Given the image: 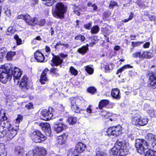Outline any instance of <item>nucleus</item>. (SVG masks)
<instances>
[{
  "instance_id": "nucleus-53",
  "label": "nucleus",
  "mask_w": 156,
  "mask_h": 156,
  "mask_svg": "<svg viewBox=\"0 0 156 156\" xmlns=\"http://www.w3.org/2000/svg\"><path fill=\"white\" fill-rule=\"evenodd\" d=\"M142 42L133 41L132 42V44L133 47H135L139 46L141 44H142Z\"/></svg>"
},
{
  "instance_id": "nucleus-56",
  "label": "nucleus",
  "mask_w": 156,
  "mask_h": 156,
  "mask_svg": "<svg viewBox=\"0 0 156 156\" xmlns=\"http://www.w3.org/2000/svg\"><path fill=\"white\" fill-rule=\"evenodd\" d=\"M93 108V106L91 105H89L88 106V113L90 114V115H93L92 114H93L94 112Z\"/></svg>"
},
{
  "instance_id": "nucleus-4",
  "label": "nucleus",
  "mask_w": 156,
  "mask_h": 156,
  "mask_svg": "<svg viewBox=\"0 0 156 156\" xmlns=\"http://www.w3.org/2000/svg\"><path fill=\"white\" fill-rule=\"evenodd\" d=\"M135 146L138 152L141 155L144 153V150L148 148L147 143L143 139H137L136 141Z\"/></svg>"
},
{
  "instance_id": "nucleus-22",
  "label": "nucleus",
  "mask_w": 156,
  "mask_h": 156,
  "mask_svg": "<svg viewBox=\"0 0 156 156\" xmlns=\"http://www.w3.org/2000/svg\"><path fill=\"white\" fill-rule=\"evenodd\" d=\"M110 103L108 100L104 99L101 100L98 104V108L100 109H102L104 107H106Z\"/></svg>"
},
{
  "instance_id": "nucleus-16",
  "label": "nucleus",
  "mask_w": 156,
  "mask_h": 156,
  "mask_svg": "<svg viewBox=\"0 0 156 156\" xmlns=\"http://www.w3.org/2000/svg\"><path fill=\"white\" fill-rule=\"evenodd\" d=\"M52 63L51 65L52 66H58L61 64L63 62V60L60 58L59 56H54L51 60Z\"/></svg>"
},
{
  "instance_id": "nucleus-11",
  "label": "nucleus",
  "mask_w": 156,
  "mask_h": 156,
  "mask_svg": "<svg viewBox=\"0 0 156 156\" xmlns=\"http://www.w3.org/2000/svg\"><path fill=\"white\" fill-rule=\"evenodd\" d=\"M149 78L148 81V86L152 88H156V73H150L149 74Z\"/></svg>"
},
{
  "instance_id": "nucleus-57",
  "label": "nucleus",
  "mask_w": 156,
  "mask_h": 156,
  "mask_svg": "<svg viewBox=\"0 0 156 156\" xmlns=\"http://www.w3.org/2000/svg\"><path fill=\"white\" fill-rule=\"evenodd\" d=\"M23 119V116L20 115H18L17 118L16 119V122L17 123H19Z\"/></svg>"
},
{
  "instance_id": "nucleus-17",
  "label": "nucleus",
  "mask_w": 156,
  "mask_h": 156,
  "mask_svg": "<svg viewBox=\"0 0 156 156\" xmlns=\"http://www.w3.org/2000/svg\"><path fill=\"white\" fill-rule=\"evenodd\" d=\"M17 133L16 129H12L7 131L6 135L7 140L9 141L11 140L16 135Z\"/></svg>"
},
{
  "instance_id": "nucleus-15",
  "label": "nucleus",
  "mask_w": 156,
  "mask_h": 156,
  "mask_svg": "<svg viewBox=\"0 0 156 156\" xmlns=\"http://www.w3.org/2000/svg\"><path fill=\"white\" fill-rule=\"evenodd\" d=\"M86 146L83 143L79 142L76 145L74 153L75 154H80L84 150Z\"/></svg>"
},
{
  "instance_id": "nucleus-34",
  "label": "nucleus",
  "mask_w": 156,
  "mask_h": 156,
  "mask_svg": "<svg viewBox=\"0 0 156 156\" xmlns=\"http://www.w3.org/2000/svg\"><path fill=\"white\" fill-rule=\"evenodd\" d=\"M17 19H18L29 20L30 19V16L28 14L25 15L21 14L18 16Z\"/></svg>"
},
{
  "instance_id": "nucleus-63",
  "label": "nucleus",
  "mask_w": 156,
  "mask_h": 156,
  "mask_svg": "<svg viewBox=\"0 0 156 156\" xmlns=\"http://www.w3.org/2000/svg\"><path fill=\"white\" fill-rule=\"evenodd\" d=\"M33 105L31 103H29L26 105V107L28 109H29L32 108Z\"/></svg>"
},
{
  "instance_id": "nucleus-20",
  "label": "nucleus",
  "mask_w": 156,
  "mask_h": 156,
  "mask_svg": "<svg viewBox=\"0 0 156 156\" xmlns=\"http://www.w3.org/2000/svg\"><path fill=\"white\" fill-rule=\"evenodd\" d=\"M34 57L35 59L38 62H42L44 60V57L43 54L38 51H36L34 53Z\"/></svg>"
},
{
  "instance_id": "nucleus-7",
  "label": "nucleus",
  "mask_w": 156,
  "mask_h": 156,
  "mask_svg": "<svg viewBox=\"0 0 156 156\" xmlns=\"http://www.w3.org/2000/svg\"><path fill=\"white\" fill-rule=\"evenodd\" d=\"M11 78L12 75L9 73H8L6 69L0 68V81L1 82L5 83L7 81L8 79H10Z\"/></svg>"
},
{
  "instance_id": "nucleus-3",
  "label": "nucleus",
  "mask_w": 156,
  "mask_h": 156,
  "mask_svg": "<svg viewBox=\"0 0 156 156\" xmlns=\"http://www.w3.org/2000/svg\"><path fill=\"white\" fill-rule=\"evenodd\" d=\"M148 121L146 117L140 116L137 114H133L132 115V123L137 126H145L147 123Z\"/></svg>"
},
{
  "instance_id": "nucleus-25",
  "label": "nucleus",
  "mask_w": 156,
  "mask_h": 156,
  "mask_svg": "<svg viewBox=\"0 0 156 156\" xmlns=\"http://www.w3.org/2000/svg\"><path fill=\"white\" fill-rule=\"evenodd\" d=\"M133 57L134 58L143 59L144 58V51H137L133 54Z\"/></svg>"
},
{
  "instance_id": "nucleus-41",
  "label": "nucleus",
  "mask_w": 156,
  "mask_h": 156,
  "mask_svg": "<svg viewBox=\"0 0 156 156\" xmlns=\"http://www.w3.org/2000/svg\"><path fill=\"white\" fill-rule=\"evenodd\" d=\"M58 70L56 68H52L51 69L50 72L52 73L55 76H57L59 75L58 73Z\"/></svg>"
},
{
  "instance_id": "nucleus-35",
  "label": "nucleus",
  "mask_w": 156,
  "mask_h": 156,
  "mask_svg": "<svg viewBox=\"0 0 156 156\" xmlns=\"http://www.w3.org/2000/svg\"><path fill=\"white\" fill-rule=\"evenodd\" d=\"M15 32V30L12 27H9L7 29L6 31L7 35H12Z\"/></svg>"
},
{
  "instance_id": "nucleus-42",
  "label": "nucleus",
  "mask_w": 156,
  "mask_h": 156,
  "mask_svg": "<svg viewBox=\"0 0 156 156\" xmlns=\"http://www.w3.org/2000/svg\"><path fill=\"white\" fill-rule=\"evenodd\" d=\"M146 137L149 141H151L154 139L155 136L152 133H149L147 135Z\"/></svg>"
},
{
  "instance_id": "nucleus-62",
  "label": "nucleus",
  "mask_w": 156,
  "mask_h": 156,
  "mask_svg": "<svg viewBox=\"0 0 156 156\" xmlns=\"http://www.w3.org/2000/svg\"><path fill=\"white\" fill-rule=\"evenodd\" d=\"M150 44L149 42H147L143 45V47L144 48H149Z\"/></svg>"
},
{
  "instance_id": "nucleus-48",
  "label": "nucleus",
  "mask_w": 156,
  "mask_h": 156,
  "mask_svg": "<svg viewBox=\"0 0 156 156\" xmlns=\"http://www.w3.org/2000/svg\"><path fill=\"white\" fill-rule=\"evenodd\" d=\"M45 1L46 2V5L48 6H51L55 2V0H45Z\"/></svg>"
},
{
  "instance_id": "nucleus-9",
  "label": "nucleus",
  "mask_w": 156,
  "mask_h": 156,
  "mask_svg": "<svg viewBox=\"0 0 156 156\" xmlns=\"http://www.w3.org/2000/svg\"><path fill=\"white\" fill-rule=\"evenodd\" d=\"M41 119L45 121L50 120L53 116L52 114L48 109H42L41 111Z\"/></svg>"
},
{
  "instance_id": "nucleus-54",
  "label": "nucleus",
  "mask_w": 156,
  "mask_h": 156,
  "mask_svg": "<svg viewBox=\"0 0 156 156\" xmlns=\"http://www.w3.org/2000/svg\"><path fill=\"white\" fill-rule=\"evenodd\" d=\"M118 115L114 114L111 115V118H110V120L111 121H115L117 119Z\"/></svg>"
},
{
  "instance_id": "nucleus-29",
  "label": "nucleus",
  "mask_w": 156,
  "mask_h": 156,
  "mask_svg": "<svg viewBox=\"0 0 156 156\" xmlns=\"http://www.w3.org/2000/svg\"><path fill=\"white\" fill-rule=\"evenodd\" d=\"M132 67L129 65L127 64L124 65L123 67L120 68L117 70L116 74H118L119 73H121L122 72L124 71L126 69L132 68Z\"/></svg>"
},
{
  "instance_id": "nucleus-51",
  "label": "nucleus",
  "mask_w": 156,
  "mask_h": 156,
  "mask_svg": "<svg viewBox=\"0 0 156 156\" xmlns=\"http://www.w3.org/2000/svg\"><path fill=\"white\" fill-rule=\"evenodd\" d=\"M96 89L94 87H90L88 88V92L93 94L96 92Z\"/></svg>"
},
{
  "instance_id": "nucleus-46",
  "label": "nucleus",
  "mask_w": 156,
  "mask_h": 156,
  "mask_svg": "<svg viewBox=\"0 0 156 156\" xmlns=\"http://www.w3.org/2000/svg\"><path fill=\"white\" fill-rule=\"evenodd\" d=\"M88 7L89 9H93L94 11H96L97 9V6L95 4H92L91 3H88Z\"/></svg>"
},
{
  "instance_id": "nucleus-14",
  "label": "nucleus",
  "mask_w": 156,
  "mask_h": 156,
  "mask_svg": "<svg viewBox=\"0 0 156 156\" xmlns=\"http://www.w3.org/2000/svg\"><path fill=\"white\" fill-rule=\"evenodd\" d=\"M67 128V126L62 122L55 124L54 125V131L57 133L62 132Z\"/></svg>"
},
{
  "instance_id": "nucleus-45",
  "label": "nucleus",
  "mask_w": 156,
  "mask_h": 156,
  "mask_svg": "<svg viewBox=\"0 0 156 156\" xmlns=\"http://www.w3.org/2000/svg\"><path fill=\"white\" fill-rule=\"evenodd\" d=\"M14 38L16 40L17 44L20 45L22 44L21 39L19 38L17 35H16L14 36Z\"/></svg>"
},
{
  "instance_id": "nucleus-44",
  "label": "nucleus",
  "mask_w": 156,
  "mask_h": 156,
  "mask_svg": "<svg viewBox=\"0 0 156 156\" xmlns=\"http://www.w3.org/2000/svg\"><path fill=\"white\" fill-rule=\"evenodd\" d=\"M101 115L106 118H108V117L110 116L111 114L108 112L103 111L101 113Z\"/></svg>"
},
{
  "instance_id": "nucleus-27",
  "label": "nucleus",
  "mask_w": 156,
  "mask_h": 156,
  "mask_svg": "<svg viewBox=\"0 0 156 156\" xmlns=\"http://www.w3.org/2000/svg\"><path fill=\"white\" fill-rule=\"evenodd\" d=\"M145 151H144V153L142 155L145 156H156V151L152 150H149L145 152Z\"/></svg>"
},
{
  "instance_id": "nucleus-23",
  "label": "nucleus",
  "mask_w": 156,
  "mask_h": 156,
  "mask_svg": "<svg viewBox=\"0 0 156 156\" xmlns=\"http://www.w3.org/2000/svg\"><path fill=\"white\" fill-rule=\"evenodd\" d=\"M68 135L66 133H63L58 137V143L60 144H62L65 143L67 140Z\"/></svg>"
},
{
  "instance_id": "nucleus-47",
  "label": "nucleus",
  "mask_w": 156,
  "mask_h": 156,
  "mask_svg": "<svg viewBox=\"0 0 156 156\" xmlns=\"http://www.w3.org/2000/svg\"><path fill=\"white\" fill-rule=\"evenodd\" d=\"M94 72V69L93 66L90 65L88 66V75L92 74Z\"/></svg>"
},
{
  "instance_id": "nucleus-18",
  "label": "nucleus",
  "mask_w": 156,
  "mask_h": 156,
  "mask_svg": "<svg viewBox=\"0 0 156 156\" xmlns=\"http://www.w3.org/2000/svg\"><path fill=\"white\" fill-rule=\"evenodd\" d=\"M0 125H1V126L4 129H5L7 131L14 129L12 127L11 124L7 121H2Z\"/></svg>"
},
{
  "instance_id": "nucleus-49",
  "label": "nucleus",
  "mask_w": 156,
  "mask_h": 156,
  "mask_svg": "<svg viewBox=\"0 0 156 156\" xmlns=\"http://www.w3.org/2000/svg\"><path fill=\"white\" fill-rule=\"evenodd\" d=\"M79 99V97H71L69 98V100L71 103V106H72V101H74L75 103L74 104V105H76V101H78V100Z\"/></svg>"
},
{
  "instance_id": "nucleus-61",
  "label": "nucleus",
  "mask_w": 156,
  "mask_h": 156,
  "mask_svg": "<svg viewBox=\"0 0 156 156\" xmlns=\"http://www.w3.org/2000/svg\"><path fill=\"white\" fill-rule=\"evenodd\" d=\"M97 41L94 39H93L91 40V42L89 43L90 46L92 47L95 44Z\"/></svg>"
},
{
  "instance_id": "nucleus-31",
  "label": "nucleus",
  "mask_w": 156,
  "mask_h": 156,
  "mask_svg": "<svg viewBox=\"0 0 156 156\" xmlns=\"http://www.w3.org/2000/svg\"><path fill=\"white\" fill-rule=\"evenodd\" d=\"M68 121L70 125H73L76 122L77 119L74 117H71L68 118Z\"/></svg>"
},
{
  "instance_id": "nucleus-28",
  "label": "nucleus",
  "mask_w": 156,
  "mask_h": 156,
  "mask_svg": "<svg viewBox=\"0 0 156 156\" xmlns=\"http://www.w3.org/2000/svg\"><path fill=\"white\" fill-rule=\"evenodd\" d=\"M40 148H37L35 150L29 151L27 154L26 156H38V149Z\"/></svg>"
},
{
  "instance_id": "nucleus-43",
  "label": "nucleus",
  "mask_w": 156,
  "mask_h": 156,
  "mask_svg": "<svg viewBox=\"0 0 156 156\" xmlns=\"http://www.w3.org/2000/svg\"><path fill=\"white\" fill-rule=\"evenodd\" d=\"M147 112L152 117H154L156 115V111L152 109L148 110Z\"/></svg>"
},
{
  "instance_id": "nucleus-55",
  "label": "nucleus",
  "mask_w": 156,
  "mask_h": 156,
  "mask_svg": "<svg viewBox=\"0 0 156 156\" xmlns=\"http://www.w3.org/2000/svg\"><path fill=\"white\" fill-rule=\"evenodd\" d=\"M151 148L153 150L156 151V140H155L151 144Z\"/></svg>"
},
{
  "instance_id": "nucleus-30",
  "label": "nucleus",
  "mask_w": 156,
  "mask_h": 156,
  "mask_svg": "<svg viewBox=\"0 0 156 156\" xmlns=\"http://www.w3.org/2000/svg\"><path fill=\"white\" fill-rule=\"evenodd\" d=\"M88 50V44H87L86 46H83L79 48L78 50V51L82 55L85 54Z\"/></svg>"
},
{
  "instance_id": "nucleus-2",
  "label": "nucleus",
  "mask_w": 156,
  "mask_h": 156,
  "mask_svg": "<svg viewBox=\"0 0 156 156\" xmlns=\"http://www.w3.org/2000/svg\"><path fill=\"white\" fill-rule=\"evenodd\" d=\"M66 9V7L62 3H57L56 5L55 9L53 12V16L57 19L63 18Z\"/></svg>"
},
{
  "instance_id": "nucleus-58",
  "label": "nucleus",
  "mask_w": 156,
  "mask_h": 156,
  "mask_svg": "<svg viewBox=\"0 0 156 156\" xmlns=\"http://www.w3.org/2000/svg\"><path fill=\"white\" fill-rule=\"evenodd\" d=\"M96 155L97 156H108L107 154L105 153L102 152H99L98 151Z\"/></svg>"
},
{
  "instance_id": "nucleus-37",
  "label": "nucleus",
  "mask_w": 156,
  "mask_h": 156,
  "mask_svg": "<svg viewBox=\"0 0 156 156\" xmlns=\"http://www.w3.org/2000/svg\"><path fill=\"white\" fill-rule=\"evenodd\" d=\"M81 11V9L80 8V6L78 5L74 6V10L73 12L75 13L79 16L80 14V12Z\"/></svg>"
},
{
  "instance_id": "nucleus-1",
  "label": "nucleus",
  "mask_w": 156,
  "mask_h": 156,
  "mask_svg": "<svg viewBox=\"0 0 156 156\" xmlns=\"http://www.w3.org/2000/svg\"><path fill=\"white\" fill-rule=\"evenodd\" d=\"M127 145V144L125 141H117L115 146L110 150V156H126L129 152Z\"/></svg>"
},
{
  "instance_id": "nucleus-38",
  "label": "nucleus",
  "mask_w": 156,
  "mask_h": 156,
  "mask_svg": "<svg viewBox=\"0 0 156 156\" xmlns=\"http://www.w3.org/2000/svg\"><path fill=\"white\" fill-rule=\"evenodd\" d=\"M144 58H150L153 56V54L148 51H144Z\"/></svg>"
},
{
  "instance_id": "nucleus-10",
  "label": "nucleus",
  "mask_w": 156,
  "mask_h": 156,
  "mask_svg": "<svg viewBox=\"0 0 156 156\" xmlns=\"http://www.w3.org/2000/svg\"><path fill=\"white\" fill-rule=\"evenodd\" d=\"M9 73H11L12 75L11 74V75L13 76L15 82H16V80H17V82L18 83V80L22 74L21 70L15 67L13 71L9 69Z\"/></svg>"
},
{
  "instance_id": "nucleus-33",
  "label": "nucleus",
  "mask_w": 156,
  "mask_h": 156,
  "mask_svg": "<svg viewBox=\"0 0 156 156\" xmlns=\"http://www.w3.org/2000/svg\"><path fill=\"white\" fill-rule=\"evenodd\" d=\"M38 156H44L46 153V151L45 148L43 147L41 148L38 149Z\"/></svg>"
},
{
  "instance_id": "nucleus-8",
  "label": "nucleus",
  "mask_w": 156,
  "mask_h": 156,
  "mask_svg": "<svg viewBox=\"0 0 156 156\" xmlns=\"http://www.w3.org/2000/svg\"><path fill=\"white\" fill-rule=\"evenodd\" d=\"M74 101H72V106H71V109L76 112L81 113L80 112L82 111V109L80 108L79 106L84 101L83 98L81 97H79V99L78 100V101H76V105H74V104H75Z\"/></svg>"
},
{
  "instance_id": "nucleus-52",
  "label": "nucleus",
  "mask_w": 156,
  "mask_h": 156,
  "mask_svg": "<svg viewBox=\"0 0 156 156\" xmlns=\"http://www.w3.org/2000/svg\"><path fill=\"white\" fill-rule=\"evenodd\" d=\"M117 5V3L116 2L112 0L109 5V7L110 9L113 8L115 6H116Z\"/></svg>"
},
{
  "instance_id": "nucleus-39",
  "label": "nucleus",
  "mask_w": 156,
  "mask_h": 156,
  "mask_svg": "<svg viewBox=\"0 0 156 156\" xmlns=\"http://www.w3.org/2000/svg\"><path fill=\"white\" fill-rule=\"evenodd\" d=\"M99 30V28L97 26H94L92 28L91 32L92 34H96L97 33Z\"/></svg>"
},
{
  "instance_id": "nucleus-19",
  "label": "nucleus",
  "mask_w": 156,
  "mask_h": 156,
  "mask_svg": "<svg viewBox=\"0 0 156 156\" xmlns=\"http://www.w3.org/2000/svg\"><path fill=\"white\" fill-rule=\"evenodd\" d=\"M14 152L16 155L22 156L24 152V149L23 147L17 146L15 147Z\"/></svg>"
},
{
  "instance_id": "nucleus-40",
  "label": "nucleus",
  "mask_w": 156,
  "mask_h": 156,
  "mask_svg": "<svg viewBox=\"0 0 156 156\" xmlns=\"http://www.w3.org/2000/svg\"><path fill=\"white\" fill-rule=\"evenodd\" d=\"M69 71L71 74L74 76H76L78 74V71L73 66L70 68Z\"/></svg>"
},
{
  "instance_id": "nucleus-59",
  "label": "nucleus",
  "mask_w": 156,
  "mask_h": 156,
  "mask_svg": "<svg viewBox=\"0 0 156 156\" xmlns=\"http://www.w3.org/2000/svg\"><path fill=\"white\" fill-rule=\"evenodd\" d=\"M39 0H32L31 3V6L34 7L38 3Z\"/></svg>"
},
{
  "instance_id": "nucleus-24",
  "label": "nucleus",
  "mask_w": 156,
  "mask_h": 156,
  "mask_svg": "<svg viewBox=\"0 0 156 156\" xmlns=\"http://www.w3.org/2000/svg\"><path fill=\"white\" fill-rule=\"evenodd\" d=\"M111 95L114 98L119 99L120 98L119 90L117 88L114 89L112 90Z\"/></svg>"
},
{
  "instance_id": "nucleus-6",
  "label": "nucleus",
  "mask_w": 156,
  "mask_h": 156,
  "mask_svg": "<svg viewBox=\"0 0 156 156\" xmlns=\"http://www.w3.org/2000/svg\"><path fill=\"white\" fill-rule=\"evenodd\" d=\"M33 140L35 143H40L46 139V137L39 131L36 130L33 132L31 135Z\"/></svg>"
},
{
  "instance_id": "nucleus-64",
  "label": "nucleus",
  "mask_w": 156,
  "mask_h": 156,
  "mask_svg": "<svg viewBox=\"0 0 156 156\" xmlns=\"http://www.w3.org/2000/svg\"><path fill=\"white\" fill-rule=\"evenodd\" d=\"M136 73L134 72L130 71L129 72L128 75L129 76L132 77Z\"/></svg>"
},
{
  "instance_id": "nucleus-36",
  "label": "nucleus",
  "mask_w": 156,
  "mask_h": 156,
  "mask_svg": "<svg viewBox=\"0 0 156 156\" xmlns=\"http://www.w3.org/2000/svg\"><path fill=\"white\" fill-rule=\"evenodd\" d=\"M15 54L16 53L14 51L9 52L7 54L6 58L8 60H10Z\"/></svg>"
},
{
  "instance_id": "nucleus-26",
  "label": "nucleus",
  "mask_w": 156,
  "mask_h": 156,
  "mask_svg": "<svg viewBox=\"0 0 156 156\" xmlns=\"http://www.w3.org/2000/svg\"><path fill=\"white\" fill-rule=\"evenodd\" d=\"M114 66V65L112 63L106 64L105 65V72L106 73H108L112 71Z\"/></svg>"
},
{
  "instance_id": "nucleus-21",
  "label": "nucleus",
  "mask_w": 156,
  "mask_h": 156,
  "mask_svg": "<svg viewBox=\"0 0 156 156\" xmlns=\"http://www.w3.org/2000/svg\"><path fill=\"white\" fill-rule=\"evenodd\" d=\"M49 70L48 69H45L42 73L40 79V82L41 84H44L45 81H48V78L46 76L47 72Z\"/></svg>"
},
{
  "instance_id": "nucleus-5",
  "label": "nucleus",
  "mask_w": 156,
  "mask_h": 156,
  "mask_svg": "<svg viewBox=\"0 0 156 156\" xmlns=\"http://www.w3.org/2000/svg\"><path fill=\"white\" fill-rule=\"evenodd\" d=\"M122 130V128L120 125L113 126L108 129L106 134L109 136L112 135L117 136L121 134Z\"/></svg>"
},
{
  "instance_id": "nucleus-13",
  "label": "nucleus",
  "mask_w": 156,
  "mask_h": 156,
  "mask_svg": "<svg viewBox=\"0 0 156 156\" xmlns=\"http://www.w3.org/2000/svg\"><path fill=\"white\" fill-rule=\"evenodd\" d=\"M39 126L42 130L44 131L47 136H50L51 134V128L49 123H41L39 124Z\"/></svg>"
},
{
  "instance_id": "nucleus-12",
  "label": "nucleus",
  "mask_w": 156,
  "mask_h": 156,
  "mask_svg": "<svg viewBox=\"0 0 156 156\" xmlns=\"http://www.w3.org/2000/svg\"><path fill=\"white\" fill-rule=\"evenodd\" d=\"M29 83L28 82L27 76H23L22 79L19 86L21 89L23 91H25L28 89L29 87Z\"/></svg>"
},
{
  "instance_id": "nucleus-60",
  "label": "nucleus",
  "mask_w": 156,
  "mask_h": 156,
  "mask_svg": "<svg viewBox=\"0 0 156 156\" xmlns=\"http://www.w3.org/2000/svg\"><path fill=\"white\" fill-rule=\"evenodd\" d=\"M25 22L27 23L30 25H33L34 24V22L36 20H25Z\"/></svg>"
},
{
  "instance_id": "nucleus-32",
  "label": "nucleus",
  "mask_w": 156,
  "mask_h": 156,
  "mask_svg": "<svg viewBox=\"0 0 156 156\" xmlns=\"http://www.w3.org/2000/svg\"><path fill=\"white\" fill-rule=\"evenodd\" d=\"M7 131L0 125V138H2L6 136Z\"/></svg>"
},
{
  "instance_id": "nucleus-50",
  "label": "nucleus",
  "mask_w": 156,
  "mask_h": 156,
  "mask_svg": "<svg viewBox=\"0 0 156 156\" xmlns=\"http://www.w3.org/2000/svg\"><path fill=\"white\" fill-rule=\"evenodd\" d=\"M75 39L76 40H80L81 41H83L85 39V37L84 36L81 35H79L75 37Z\"/></svg>"
}]
</instances>
